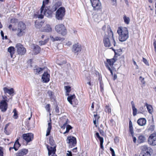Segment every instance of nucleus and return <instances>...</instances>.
<instances>
[{"mask_svg":"<svg viewBox=\"0 0 156 156\" xmlns=\"http://www.w3.org/2000/svg\"><path fill=\"white\" fill-rule=\"evenodd\" d=\"M49 2V0H43L42 5L40 9L41 14L40 15L34 14V17L42 19L43 18L44 15L47 17H51L54 12L62 5L61 2H58L49 7L46 6L45 5H48Z\"/></svg>","mask_w":156,"mask_h":156,"instance_id":"f257e3e1","label":"nucleus"},{"mask_svg":"<svg viewBox=\"0 0 156 156\" xmlns=\"http://www.w3.org/2000/svg\"><path fill=\"white\" fill-rule=\"evenodd\" d=\"M103 42L105 47L109 48L115 52V55L117 54L115 50L113 48V47L115 46L116 42L113 37V32L110 27H108L107 31L105 32Z\"/></svg>","mask_w":156,"mask_h":156,"instance_id":"f03ea898","label":"nucleus"},{"mask_svg":"<svg viewBox=\"0 0 156 156\" xmlns=\"http://www.w3.org/2000/svg\"><path fill=\"white\" fill-rule=\"evenodd\" d=\"M117 33L119 35V40L121 42L126 41L129 37V32L126 27H119L117 30Z\"/></svg>","mask_w":156,"mask_h":156,"instance_id":"7ed1b4c3","label":"nucleus"},{"mask_svg":"<svg viewBox=\"0 0 156 156\" xmlns=\"http://www.w3.org/2000/svg\"><path fill=\"white\" fill-rule=\"evenodd\" d=\"M94 11L101 12L102 6L99 0H90Z\"/></svg>","mask_w":156,"mask_h":156,"instance_id":"20e7f679","label":"nucleus"},{"mask_svg":"<svg viewBox=\"0 0 156 156\" xmlns=\"http://www.w3.org/2000/svg\"><path fill=\"white\" fill-rule=\"evenodd\" d=\"M22 138L23 140V144H25L24 143L26 142V145H27L29 143L32 141L34 139V135L32 133H24L22 135Z\"/></svg>","mask_w":156,"mask_h":156,"instance_id":"39448f33","label":"nucleus"},{"mask_svg":"<svg viewBox=\"0 0 156 156\" xmlns=\"http://www.w3.org/2000/svg\"><path fill=\"white\" fill-rule=\"evenodd\" d=\"M56 31L62 35L65 36L67 33V30L65 26L63 24H58L55 27Z\"/></svg>","mask_w":156,"mask_h":156,"instance_id":"423d86ee","label":"nucleus"},{"mask_svg":"<svg viewBox=\"0 0 156 156\" xmlns=\"http://www.w3.org/2000/svg\"><path fill=\"white\" fill-rule=\"evenodd\" d=\"M65 12L66 10L64 7H60L56 12V18L58 20H62L64 19Z\"/></svg>","mask_w":156,"mask_h":156,"instance_id":"0eeeda50","label":"nucleus"},{"mask_svg":"<svg viewBox=\"0 0 156 156\" xmlns=\"http://www.w3.org/2000/svg\"><path fill=\"white\" fill-rule=\"evenodd\" d=\"M26 28V25L22 22H19L17 30V35L18 36L21 37L25 34L24 30Z\"/></svg>","mask_w":156,"mask_h":156,"instance_id":"6e6552de","label":"nucleus"},{"mask_svg":"<svg viewBox=\"0 0 156 156\" xmlns=\"http://www.w3.org/2000/svg\"><path fill=\"white\" fill-rule=\"evenodd\" d=\"M67 143L69 145V148H72L75 147L77 144V141L75 137L73 136H68L66 139Z\"/></svg>","mask_w":156,"mask_h":156,"instance_id":"1a4fd4ad","label":"nucleus"},{"mask_svg":"<svg viewBox=\"0 0 156 156\" xmlns=\"http://www.w3.org/2000/svg\"><path fill=\"white\" fill-rule=\"evenodd\" d=\"M16 48L18 54L20 55H23L26 52V49L20 43L17 44L16 45Z\"/></svg>","mask_w":156,"mask_h":156,"instance_id":"9d476101","label":"nucleus"},{"mask_svg":"<svg viewBox=\"0 0 156 156\" xmlns=\"http://www.w3.org/2000/svg\"><path fill=\"white\" fill-rule=\"evenodd\" d=\"M117 60V58L115 57L111 59H106V61L104 62L105 66L107 69L113 68L114 64Z\"/></svg>","mask_w":156,"mask_h":156,"instance_id":"9b49d317","label":"nucleus"},{"mask_svg":"<svg viewBox=\"0 0 156 156\" xmlns=\"http://www.w3.org/2000/svg\"><path fill=\"white\" fill-rule=\"evenodd\" d=\"M82 49V45L78 43L74 44L72 48V51L77 55H78L79 53L81 51Z\"/></svg>","mask_w":156,"mask_h":156,"instance_id":"f8f14e48","label":"nucleus"},{"mask_svg":"<svg viewBox=\"0 0 156 156\" xmlns=\"http://www.w3.org/2000/svg\"><path fill=\"white\" fill-rule=\"evenodd\" d=\"M67 100L69 103L73 106H75L78 104V101L76 98V96L74 94L70 96L69 95Z\"/></svg>","mask_w":156,"mask_h":156,"instance_id":"ddd939ff","label":"nucleus"},{"mask_svg":"<svg viewBox=\"0 0 156 156\" xmlns=\"http://www.w3.org/2000/svg\"><path fill=\"white\" fill-rule=\"evenodd\" d=\"M148 142L149 144L152 146L156 145V133L151 134L148 139Z\"/></svg>","mask_w":156,"mask_h":156,"instance_id":"4468645a","label":"nucleus"},{"mask_svg":"<svg viewBox=\"0 0 156 156\" xmlns=\"http://www.w3.org/2000/svg\"><path fill=\"white\" fill-rule=\"evenodd\" d=\"M47 148L48 151V154L49 156L51 155L56 154V151L55 146L52 147L47 144Z\"/></svg>","mask_w":156,"mask_h":156,"instance_id":"2eb2a0df","label":"nucleus"},{"mask_svg":"<svg viewBox=\"0 0 156 156\" xmlns=\"http://www.w3.org/2000/svg\"><path fill=\"white\" fill-rule=\"evenodd\" d=\"M20 137H19L17 138L16 140L14 142V146L13 147H10L9 148V150L10 151L12 149H14L15 151H17L19 149V147L21 146V144L19 142V140L20 142H21V140L20 139Z\"/></svg>","mask_w":156,"mask_h":156,"instance_id":"dca6fc26","label":"nucleus"},{"mask_svg":"<svg viewBox=\"0 0 156 156\" xmlns=\"http://www.w3.org/2000/svg\"><path fill=\"white\" fill-rule=\"evenodd\" d=\"M129 132L130 133L133 139V142L134 143H136V139L135 137L134 136V131L133 126V124L132 122L130 120L129 122Z\"/></svg>","mask_w":156,"mask_h":156,"instance_id":"f3484780","label":"nucleus"},{"mask_svg":"<svg viewBox=\"0 0 156 156\" xmlns=\"http://www.w3.org/2000/svg\"><path fill=\"white\" fill-rule=\"evenodd\" d=\"M8 108V104L6 100H2L0 102V109L2 112H5Z\"/></svg>","mask_w":156,"mask_h":156,"instance_id":"a211bd4d","label":"nucleus"},{"mask_svg":"<svg viewBox=\"0 0 156 156\" xmlns=\"http://www.w3.org/2000/svg\"><path fill=\"white\" fill-rule=\"evenodd\" d=\"M50 75L47 72H44L42 75V80L44 83H47L50 80Z\"/></svg>","mask_w":156,"mask_h":156,"instance_id":"6ab92c4d","label":"nucleus"},{"mask_svg":"<svg viewBox=\"0 0 156 156\" xmlns=\"http://www.w3.org/2000/svg\"><path fill=\"white\" fill-rule=\"evenodd\" d=\"M95 136L96 137V138H97L100 141V147L101 149L102 150H104V147L103 145L104 143V139L103 137H101L98 132H96L95 134Z\"/></svg>","mask_w":156,"mask_h":156,"instance_id":"aec40b11","label":"nucleus"},{"mask_svg":"<svg viewBox=\"0 0 156 156\" xmlns=\"http://www.w3.org/2000/svg\"><path fill=\"white\" fill-rule=\"evenodd\" d=\"M44 69V68L39 67L37 66H35L34 67L33 71L35 74L38 75L42 73Z\"/></svg>","mask_w":156,"mask_h":156,"instance_id":"412c9836","label":"nucleus"},{"mask_svg":"<svg viewBox=\"0 0 156 156\" xmlns=\"http://www.w3.org/2000/svg\"><path fill=\"white\" fill-rule=\"evenodd\" d=\"M28 152V150L26 149H22L20 150L16 154V156H24Z\"/></svg>","mask_w":156,"mask_h":156,"instance_id":"4be33fe9","label":"nucleus"},{"mask_svg":"<svg viewBox=\"0 0 156 156\" xmlns=\"http://www.w3.org/2000/svg\"><path fill=\"white\" fill-rule=\"evenodd\" d=\"M47 94L50 97V100L51 101H55L56 100V98L53 92L49 90L47 92Z\"/></svg>","mask_w":156,"mask_h":156,"instance_id":"5701e85b","label":"nucleus"},{"mask_svg":"<svg viewBox=\"0 0 156 156\" xmlns=\"http://www.w3.org/2000/svg\"><path fill=\"white\" fill-rule=\"evenodd\" d=\"M51 28L50 25L47 24L43 28H41V31L42 32H49L51 31Z\"/></svg>","mask_w":156,"mask_h":156,"instance_id":"b1692460","label":"nucleus"},{"mask_svg":"<svg viewBox=\"0 0 156 156\" xmlns=\"http://www.w3.org/2000/svg\"><path fill=\"white\" fill-rule=\"evenodd\" d=\"M50 38H51V40L53 42H54L56 41H63L65 40L64 38L58 36H56L55 37H54L53 36H50Z\"/></svg>","mask_w":156,"mask_h":156,"instance_id":"393cba45","label":"nucleus"},{"mask_svg":"<svg viewBox=\"0 0 156 156\" xmlns=\"http://www.w3.org/2000/svg\"><path fill=\"white\" fill-rule=\"evenodd\" d=\"M146 139L144 136L140 135H139L137 138V143L139 144L145 142Z\"/></svg>","mask_w":156,"mask_h":156,"instance_id":"a878e982","label":"nucleus"},{"mask_svg":"<svg viewBox=\"0 0 156 156\" xmlns=\"http://www.w3.org/2000/svg\"><path fill=\"white\" fill-rule=\"evenodd\" d=\"M41 50L40 47L38 45H36L34 46L33 51L35 55H37L40 52Z\"/></svg>","mask_w":156,"mask_h":156,"instance_id":"bb28decb","label":"nucleus"},{"mask_svg":"<svg viewBox=\"0 0 156 156\" xmlns=\"http://www.w3.org/2000/svg\"><path fill=\"white\" fill-rule=\"evenodd\" d=\"M10 124V123H9L6 124L5 127L4 129V132L7 135H9L10 133V131L9 129V128L8 127Z\"/></svg>","mask_w":156,"mask_h":156,"instance_id":"cd10ccee","label":"nucleus"},{"mask_svg":"<svg viewBox=\"0 0 156 156\" xmlns=\"http://www.w3.org/2000/svg\"><path fill=\"white\" fill-rule=\"evenodd\" d=\"M146 121L145 119L140 118L137 121V123L140 126H143L146 124Z\"/></svg>","mask_w":156,"mask_h":156,"instance_id":"c85d7f7f","label":"nucleus"},{"mask_svg":"<svg viewBox=\"0 0 156 156\" xmlns=\"http://www.w3.org/2000/svg\"><path fill=\"white\" fill-rule=\"evenodd\" d=\"M3 90L5 93H8L10 95L14 93V90L12 88L9 89L7 87H5L3 88Z\"/></svg>","mask_w":156,"mask_h":156,"instance_id":"c756f323","label":"nucleus"},{"mask_svg":"<svg viewBox=\"0 0 156 156\" xmlns=\"http://www.w3.org/2000/svg\"><path fill=\"white\" fill-rule=\"evenodd\" d=\"M44 24V22L42 21L39 22L36 20L35 22V25L37 28H40Z\"/></svg>","mask_w":156,"mask_h":156,"instance_id":"7c9ffc66","label":"nucleus"},{"mask_svg":"<svg viewBox=\"0 0 156 156\" xmlns=\"http://www.w3.org/2000/svg\"><path fill=\"white\" fill-rule=\"evenodd\" d=\"M15 48L12 46L9 47L8 49V51L10 53L11 58L13 57V54L15 53Z\"/></svg>","mask_w":156,"mask_h":156,"instance_id":"2f4dec72","label":"nucleus"},{"mask_svg":"<svg viewBox=\"0 0 156 156\" xmlns=\"http://www.w3.org/2000/svg\"><path fill=\"white\" fill-rule=\"evenodd\" d=\"M49 143L51 145L50 146L52 147H54L55 146V147H56V145L54 140L53 137L51 136H50L49 137Z\"/></svg>","mask_w":156,"mask_h":156,"instance_id":"473e14b6","label":"nucleus"},{"mask_svg":"<svg viewBox=\"0 0 156 156\" xmlns=\"http://www.w3.org/2000/svg\"><path fill=\"white\" fill-rule=\"evenodd\" d=\"M147 109L148 112L151 115L154 112V109L152 106L150 105L147 104Z\"/></svg>","mask_w":156,"mask_h":156,"instance_id":"72a5a7b5","label":"nucleus"},{"mask_svg":"<svg viewBox=\"0 0 156 156\" xmlns=\"http://www.w3.org/2000/svg\"><path fill=\"white\" fill-rule=\"evenodd\" d=\"M51 128V122H49L48 123V127L47 130L46 136H48L50 135Z\"/></svg>","mask_w":156,"mask_h":156,"instance_id":"f704fd0d","label":"nucleus"},{"mask_svg":"<svg viewBox=\"0 0 156 156\" xmlns=\"http://www.w3.org/2000/svg\"><path fill=\"white\" fill-rule=\"evenodd\" d=\"M49 38L48 36H46L45 39L44 41H39V43L40 45H45L49 41Z\"/></svg>","mask_w":156,"mask_h":156,"instance_id":"c9c22d12","label":"nucleus"},{"mask_svg":"<svg viewBox=\"0 0 156 156\" xmlns=\"http://www.w3.org/2000/svg\"><path fill=\"white\" fill-rule=\"evenodd\" d=\"M64 88L66 90V95L69 96L70 92L71 90V87L69 86H65Z\"/></svg>","mask_w":156,"mask_h":156,"instance_id":"e433bc0d","label":"nucleus"},{"mask_svg":"<svg viewBox=\"0 0 156 156\" xmlns=\"http://www.w3.org/2000/svg\"><path fill=\"white\" fill-rule=\"evenodd\" d=\"M123 19L125 23L127 25L129 24L130 22V19L129 17H127L126 15L123 16Z\"/></svg>","mask_w":156,"mask_h":156,"instance_id":"4c0bfd02","label":"nucleus"},{"mask_svg":"<svg viewBox=\"0 0 156 156\" xmlns=\"http://www.w3.org/2000/svg\"><path fill=\"white\" fill-rule=\"evenodd\" d=\"M153 154V150L150 147L147 148V156H151Z\"/></svg>","mask_w":156,"mask_h":156,"instance_id":"58836bf2","label":"nucleus"},{"mask_svg":"<svg viewBox=\"0 0 156 156\" xmlns=\"http://www.w3.org/2000/svg\"><path fill=\"white\" fill-rule=\"evenodd\" d=\"M105 111L108 114L111 113V108L109 105H106L105 107Z\"/></svg>","mask_w":156,"mask_h":156,"instance_id":"ea45409f","label":"nucleus"},{"mask_svg":"<svg viewBox=\"0 0 156 156\" xmlns=\"http://www.w3.org/2000/svg\"><path fill=\"white\" fill-rule=\"evenodd\" d=\"M94 119H96V120H97V122H98L100 118V116L99 115H98L97 112H94Z\"/></svg>","mask_w":156,"mask_h":156,"instance_id":"a19ab883","label":"nucleus"},{"mask_svg":"<svg viewBox=\"0 0 156 156\" xmlns=\"http://www.w3.org/2000/svg\"><path fill=\"white\" fill-rule=\"evenodd\" d=\"M73 128V127L70 125H67L66 126V131L64 133V134L69 132V130Z\"/></svg>","mask_w":156,"mask_h":156,"instance_id":"79ce46f5","label":"nucleus"},{"mask_svg":"<svg viewBox=\"0 0 156 156\" xmlns=\"http://www.w3.org/2000/svg\"><path fill=\"white\" fill-rule=\"evenodd\" d=\"M98 79L100 80V88L101 91H102L104 90L103 84L102 82V80L100 79V77Z\"/></svg>","mask_w":156,"mask_h":156,"instance_id":"37998d69","label":"nucleus"},{"mask_svg":"<svg viewBox=\"0 0 156 156\" xmlns=\"http://www.w3.org/2000/svg\"><path fill=\"white\" fill-rule=\"evenodd\" d=\"M13 112H14L13 117L14 118L17 119L18 116V113L16 108H14L13 110Z\"/></svg>","mask_w":156,"mask_h":156,"instance_id":"c03bdc74","label":"nucleus"},{"mask_svg":"<svg viewBox=\"0 0 156 156\" xmlns=\"http://www.w3.org/2000/svg\"><path fill=\"white\" fill-rule=\"evenodd\" d=\"M50 107H51V105L50 104H47L45 107V108L46 109V111L48 112H49L50 113V112H51ZM50 115L51 113H50Z\"/></svg>","mask_w":156,"mask_h":156,"instance_id":"a18cd8bd","label":"nucleus"},{"mask_svg":"<svg viewBox=\"0 0 156 156\" xmlns=\"http://www.w3.org/2000/svg\"><path fill=\"white\" fill-rule=\"evenodd\" d=\"M133 114L134 116H135L137 114V110L135 107H132Z\"/></svg>","mask_w":156,"mask_h":156,"instance_id":"49530a36","label":"nucleus"},{"mask_svg":"<svg viewBox=\"0 0 156 156\" xmlns=\"http://www.w3.org/2000/svg\"><path fill=\"white\" fill-rule=\"evenodd\" d=\"M98 130L101 136H104L105 135V134L103 130L100 129L99 128H98Z\"/></svg>","mask_w":156,"mask_h":156,"instance_id":"de8ad7c7","label":"nucleus"},{"mask_svg":"<svg viewBox=\"0 0 156 156\" xmlns=\"http://www.w3.org/2000/svg\"><path fill=\"white\" fill-rule=\"evenodd\" d=\"M154 126L153 125H151L148 129V131H152L154 130Z\"/></svg>","mask_w":156,"mask_h":156,"instance_id":"09e8293b","label":"nucleus"},{"mask_svg":"<svg viewBox=\"0 0 156 156\" xmlns=\"http://www.w3.org/2000/svg\"><path fill=\"white\" fill-rule=\"evenodd\" d=\"M0 156H3V148L0 147Z\"/></svg>","mask_w":156,"mask_h":156,"instance_id":"8fccbe9b","label":"nucleus"},{"mask_svg":"<svg viewBox=\"0 0 156 156\" xmlns=\"http://www.w3.org/2000/svg\"><path fill=\"white\" fill-rule=\"evenodd\" d=\"M55 110L57 113H59V108L58 105H56L55 108Z\"/></svg>","mask_w":156,"mask_h":156,"instance_id":"3c124183","label":"nucleus"},{"mask_svg":"<svg viewBox=\"0 0 156 156\" xmlns=\"http://www.w3.org/2000/svg\"><path fill=\"white\" fill-rule=\"evenodd\" d=\"M8 28L10 30L12 29V31H15L16 30V28L14 29L13 28H12V25L11 24H10L9 25Z\"/></svg>","mask_w":156,"mask_h":156,"instance_id":"603ef678","label":"nucleus"},{"mask_svg":"<svg viewBox=\"0 0 156 156\" xmlns=\"http://www.w3.org/2000/svg\"><path fill=\"white\" fill-rule=\"evenodd\" d=\"M66 61L64 60L62 62H60L58 63V65L60 66L62 65L63 64H66Z\"/></svg>","mask_w":156,"mask_h":156,"instance_id":"864d4df0","label":"nucleus"},{"mask_svg":"<svg viewBox=\"0 0 156 156\" xmlns=\"http://www.w3.org/2000/svg\"><path fill=\"white\" fill-rule=\"evenodd\" d=\"M141 149L142 151H144L146 150V146L144 145L141 147Z\"/></svg>","mask_w":156,"mask_h":156,"instance_id":"5fc2aeb1","label":"nucleus"},{"mask_svg":"<svg viewBox=\"0 0 156 156\" xmlns=\"http://www.w3.org/2000/svg\"><path fill=\"white\" fill-rule=\"evenodd\" d=\"M140 80L141 81V82L143 84H144L145 83V81H144V78L142 77L141 76H140L139 78Z\"/></svg>","mask_w":156,"mask_h":156,"instance_id":"6e6d98bb","label":"nucleus"},{"mask_svg":"<svg viewBox=\"0 0 156 156\" xmlns=\"http://www.w3.org/2000/svg\"><path fill=\"white\" fill-rule=\"evenodd\" d=\"M18 20L17 19H12L11 20V23H16L17 22Z\"/></svg>","mask_w":156,"mask_h":156,"instance_id":"4d7b16f0","label":"nucleus"},{"mask_svg":"<svg viewBox=\"0 0 156 156\" xmlns=\"http://www.w3.org/2000/svg\"><path fill=\"white\" fill-rule=\"evenodd\" d=\"M67 152H68L69 153H66V155L67 156H73L72 154V152L70 151H67Z\"/></svg>","mask_w":156,"mask_h":156,"instance_id":"13d9d810","label":"nucleus"},{"mask_svg":"<svg viewBox=\"0 0 156 156\" xmlns=\"http://www.w3.org/2000/svg\"><path fill=\"white\" fill-rule=\"evenodd\" d=\"M109 122L110 123L112 124V125L113 124H115V122L114 121V120L111 119L109 120Z\"/></svg>","mask_w":156,"mask_h":156,"instance_id":"bf43d9fd","label":"nucleus"},{"mask_svg":"<svg viewBox=\"0 0 156 156\" xmlns=\"http://www.w3.org/2000/svg\"><path fill=\"white\" fill-rule=\"evenodd\" d=\"M1 35L2 37V39H4V33L2 30H1Z\"/></svg>","mask_w":156,"mask_h":156,"instance_id":"052dcab7","label":"nucleus"},{"mask_svg":"<svg viewBox=\"0 0 156 156\" xmlns=\"http://www.w3.org/2000/svg\"><path fill=\"white\" fill-rule=\"evenodd\" d=\"M72 42L70 41L67 42L66 43V45L68 46H69L70 45H72Z\"/></svg>","mask_w":156,"mask_h":156,"instance_id":"680f3d73","label":"nucleus"},{"mask_svg":"<svg viewBox=\"0 0 156 156\" xmlns=\"http://www.w3.org/2000/svg\"><path fill=\"white\" fill-rule=\"evenodd\" d=\"M112 68H109L107 69L110 71V72L111 73V74L112 75H113V73L112 69Z\"/></svg>","mask_w":156,"mask_h":156,"instance_id":"e2e57ef3","label":"nucleus"},{"mask_svg":"<svg viewBox=\"0 0 156 156\" xmlns=\"http://www.w3.org/2000/svg\"><path fill=\"white\" fill-rule=\"evenodd\" d=\"M87 80V82H89L91 81V78L90 76H87L86 77Z\"/></svg>","mask_w":156,"mask_h":156,"instance_id":"0e129e2a","label":"nucleus"},{"mask_svg":"<svg viewBox=\"0 0 156 156\" xmlns=\"http://www.w3.org/2000/svg\"><path fill=\"white\" fill-rule=\"evenodd\" d=\"M94 102H93L91 104V110L93 111L94 110Z\"/></svg>","mask_w":156,"mask_h":156,"instance_id":"69168bd1","label":"nucleus"},{"mask_svg":"<svg viewBox=\"0 0 156 156\" xmlns=\"http://www.w3.org/2000/svg\"><path fill=\"white\" fill-rule=\"evenodd\" d=\"M87 83L90 86H93V84L91 82V81L89 82H87Z\"/></svg>","mask_w":156,"mask_h":156,"instance_id":"338daca9","label":"nucleus"},{"mask_svg":"<svg viewBox=\"0 0 156 156\" xmlns=\"http://www.w3.org/2000/svg\"><path fill=\"white\" fill-rule=\"evenodd\" d=\"M77 147H76L73 149L72 151L74 152H76L77 151Z\"/></svg>","mask_w":156,"mask_h":156,"instance_id":"774afa93","label":"nucleus"}]
</instances>
